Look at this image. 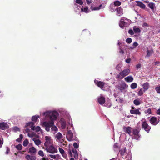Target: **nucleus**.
Instances as JSON below:
<instances>
[{"mask_svg":"<svg viewBox=\"0 0 160 160\" xmlns=\"http://www.w3.org/2000/svg\"><path fill=\"white\" fill-rule=\"evenodd\" d=\"M44 115H46V118H49L50 121L56 120L57 118V116L58 115V113L57 111H47L43 113Z\"/></svg>","mask_w":160,"mask_h":160,"instance_id":"obj_1","label":"nucleus"},{"mask_svg":"<svg viewBox=\"0 0 160 160\" xmlns=\"http://www.w3.org/2000/svg\"><path fill=\"white\" fill-rule=\"evenodd\" d=\"M130 72V69L128 68L124 69L123 71L120 72L119 74L117 75L118 78L122 79L126 76L128 75Z\"/></svg>","mask_w":160,"mask_h":160,"instance_id":"obj_2","label":"nucleus"},{"mask_svg":"<svg viewBox=\"0 0 160 160\" xmlns=\"http://www.w3.org/2000/svg\"><path fill=\"white\" fill-rule=\"evenodd\" d=\"M140 130L136 128H133L132 131L133 137L132 138L136 140H138L140 137V135L139 134Z\"/></svg>","mask_w":160,"mask_h":160,"instance_id":"obj_3","label":"nucleus"},{"mask_svg":"<svg viewBox=\"0 0 160 160\" xmlns=\"http://www.w3.org/2000/svg\"><path fill=\"white\" fill-rule=\"evenodd\" d=\"M142 128L148 133L149 132L151 129L150 127L148 125L146 120L142 121Z\"/></svg>","mask_w":160,"mask_h":160,"instance_id":"obj_4","label":"nucleus"},{"mask_svg":"<svg viewBox=\"0 0 160 160\" xmlns=\"http://www.w3.org/2000/svg\"><path fill=\"white\" fill-rule=\"evenodd\" d=\"M46 150L47 152H49L52 153H56L58 152L57 149L54 147L52 145H51L49 146L46 147Z\"/></svg>","mask_w":160,"mask_h":160,"instance_id":"obj_5","label":"nucleus"},{"mask_svg":"<svg viewBox=\"0 0 160 160\" xmlns=\"http://www.w3.org/2000/svg\"><path fill=\"white\" fill-rule=\"evenodd\" d=\"M66 137L68 141H71L73 140V135L71 130H69L68 131Z\"/></svg>","mask_w":160,"mask_h":160,"instance_id":"obj_6","label":"nucleus"},{"mask_svg":"<svg viewBox=\"0 0 160 160\" xmlns=\"http://www.w3.org/2000/svg\"><path fill=\"white\" fill-rule=\"evenodd\" d=\"M116 88L119 90L121 92H122L126 88V85L124 82L119 85L116 86Z\"/></svg>","mask_w":160,"mask_h":160,"instance_id":"obj_7","label":"nucleus"},{"mask_svg":"<svg viewBox=\"0 0 160 160\" xmlns=\"http://www.w3.org/2000/svg\"><path fill=\"white\" fill-rule=\"evenodd\" d=\"M133 129V128H132L130 126L126 127L124 126L123 127V131L126 133L130 135L131 134Z\"/></svg>","mask_w":160,"mask_h":160,"instance_id":"obj_8","label":"nucleus"},{"mask_svg":"<svg viewBox=\"0 0 160 160\" xmlns=\"http://www.w3.org/2000/svg\"><path fill=\"white\" fill-rule=\"evenodd\" d=\"M125 20H127V19L125 17L122 18L121 19L119 23V25L120 27L122 28L126 27L127 25V23L124 21Z\"/></svg>","mask_w":160,"mask_h":160,"instance_id":"obj_9","label":"nucleus"},{"mask_svg":"<svg viewBox=\"0 0 160 160\" xmlns=\"http://www.w3.org/2000/svg\"><path fill=\"white\" fill-rule=\"evenodd\" d=\"M94 82L95 84L98 87H100L101 89L103 88L105 84V83L100 81L95 80Z\"/></svg>","mask_w":160,"mask_h":160,"instance_id":"obj_10","label":"nucleus"},{"mask_svg":"<svg viewBox=\"0 0 160 160\" xmlns=\"http://www.w3.org/2000/svg\"><path fill=\"white\" fill-rule=\"evenodd\" d=\"M116 11V15L119 17L122 16L123 14V9L121 7H117Z\"/></svg>","mask_w":160,"mask_h":160,"instance_id":"obj_11","label":"nucleus"},{"mask_svg":"<svg viewBox=\"0 0 160 160\" xmlns=\"http://www.w3.org/2000/svg\"><path fill=\"white\" fill-rule=\"evenodd\" d=\"M54 124V121L53 120L49 121L48 122L45 121L43 123V125L44 127H51Z\"/></svg>","mask_w":160,"mask_h":160,"instance_id":"obj_12","label":"nucleus"},{"mask_svg":"<svg viewBox=\"0 0 160 160\" xmlns=\"http://www.w3.org/2000/svg\"><path fill=\"white\" fill-rule=\"evenodd\" d=\"M45 138L46 141L44 143V145L46 147H47L51 144V138L50 137L48 136H45Z\"/></svg>","mask_w":160,"mask_h":160,"instance_id":"obj_13","label":"nucleus"},{"mask_svg":"<svg viewBox=\"0 0 160 160\" xmlns=\"http://www.w3.org/2000/svg\"><path fill=\"white\" fill-rule=\"evenodd\" d=\"M135 2L136 3L135 5L136 6L139 7L143 9H145L146 6L142 2L138 1H135Z\"/></svg>","mask_w":160,"mask_h":160,"instance_id":"obj_14","label":"nucleus"},{"mask_svg":"<svg viewBox=\"0 0 160 160\" xmlns=\"http://www.w3.org/2000/svg\"><path fill=\"white\" fill-rule=\"evenodd\" d=\"M150 123L153 125H155L158 124L159 121H158L156 117H152L150 120Z\"/></svg>","mask_w":160,"mask_h":160,"instance_id":"obj_15","label":"nucleus"},{"mask_svg":"<svg viewBox=\"0 0 160 160\" xmlns=\"http://www.w3.org/2000/svg\"><path fill=\"white\" fill-rule=\"evenodd\" d=\"M8 128V124L5 122L0 123V129L4 130Z\"/></svg>","mask_w":160,"mask_h":160,"instance_id":"obj_16","label":"nucleus"},{"mask_svg":"<svg viewBox=\"0 0 160 160\" xmlns=\"http://www.w3.org/2000/svg\"><path fill=\"white\" fill-rule=\"evenodd\" d=\"M140 109V108H138L134 110H130V112L131 114L140 115L141 114V112L139 111Z\"/></svg>","mask_w":160,"mask_h":160,"instance_id":"obj_17","label":"nucleus"},{"mask_svg":"<svg viewBox=\"0 0 160 160\" xmlns=\"http://www.w3.org/2000/svg\"><path fill=\"white\" fill-rule=\"evenodd\" d=\"M126 148L125 147L124 149H122L121 150H120L119 151L121 155L122 156V158L124 159L127 158V156H124L125 154H126Z\"/></svg>","mask_w":160,"mask_h":160,"instance_id":"obj_18","label":"nucleus"},{"mask_svg":"<svg viewBox=\"0 0 160 160\" xmlns=\"http://www.w3.org/2000/svg\"><path fill=\"white\" fill-rule=\"evenodd\" d=\"M98 101L100 104L102 105L105 102V98L101 96L100 98H98Z\"/></svg>","mask_w":160,"mask_h":160,"instance_id":"obj_19","label":"nucleus"},{"mask_svg":"<svg viewBox=\"0 0 160 160\" xmlns=\"http://www.w3.org/2000/svg\"><path fill=\"white\" fill-rule=\"evenodd\" d=\"M72 151L74 154V158L76 159H77L78 156L77 150L74 148H72Z\"/></svg>","mask_w":160,"mask_h":160,"instance_id":"obj_20","label":"nucleus"},{"mask_svg":"<svg viewBox=\"0 0 160 160\" xmlns=\"http://www.w3.org/2000/svg\"><path fill=\"white\" fill-rule=\"evenodd\" d=\"M25 158L27 160H36V157L35 156H30L27 155L25 156Z\"/></svg>","mask_w":160,"mask_h":160,"instance_id":"obj_21","label":"nucleus"},{"mask_svg":"<svg viewBox=\"0 0 160 160\" xmlns=\"http://www.w3.org/2000/svg\"><path fill=\"white\" fill-rule=\"evenodd\" d=\"M142 87L144 89V92H145L148 89L149 84L148 82H146L143 84Z\"/></svg>","mask_w":160,"mask_h":160,"instance_id":"obj_22","label":"nucleus"},{"mask_svg":"<svg viewBox=\"0 0 160 160\" xmlns=\"http://www.w3.org/2000/svg\"><path fill=\"white\" fill-rule=\"evenodd\" d=\"M124 79L127 82H131L133 81V78L132 76H129L126 77Z\"/></svg>","mask_w":160,"mask_h":160,"instance_id":"obj_23","label":"nucleus"},{"mask_svg":"<svg viewBox=\"0 0 160 160\" xmlns=\"http://www.w3.org/2000/svg\"><path fill=\"white\" fill-rule=\"evenodd\" d=\"M36 152V149L34 147H32L29 149V153L32 154H35Z\"/></svg>","mask_w":160,"mask_h":160,"instance_id":"obj_24","label":"nucleus"},{"mask_svg":"<svg viewBox=\"0 0 160 160\" xmlns=\"http://www.w3.org/2000/svg\"><path fill=\"white\" fill-rule=\"evenodd\" d=\"M148 6L153 11L155 7V4L153 2H150L148 4Z\"/></svg>","mask_w":160,"mask_h":160,"instance_id":"obj_25","label":"nucleus"},{"mask_svg":"<svg viewBox=\"0 0 160 160\" xmlns=\"http://www.w3.org/2000/svg\"><path fill=\"white\" fill-rule=\"evenodd\" d=\"M147 55L146 56L147 57H149L153 53L154 51L153 49H152L150 50L148 49L147 51Z\"/></svg>","mask_w":160,"mask_h":160,"instance_id":"obj_26","label":"nucleus"},{"mask_svg":"<svg viewBox=\"0 0 160 160\" xmlns=\"http://www.w3.org/2000/svg\"><path fill=\"white\" fill-rule=\"evenodd\" d=\"M33 141L35 144L37 145H39L41 143V141L39 139H37L35 138L32 139Z\"/></svg>","mask_w":160,"mask_h":160,"instance_id":"obj_27","label":"nucleus"},{"mask_svg":"<svg viewBox=\"0 0 160 160\" xmlns=\"http://www.w3.org/2000/svg\"><path fill=\"white\" fill-rule=\"evenodd\" d=\"M34 123L32 122H30L26 124L25 127L28 126H30L32 129V128L34 126Z\"/></svg>","mask_w":160,"mask_h":160,"instance_id":"obj_28","label":"nucleus"},{"mask_svg":"<svg viewBox=\"0 0 160 160\" xmlns=\"http://www.w3.org/2000/svg\"><path fill=\"white\" fill-rule=\"evenodd\" d=\"M62 137V134L61 133L59 132L55 136L56 138L58 140H60Z\"/></svg>","mask_w":160,"mask_h":160,"instance_id":"obj_29","label":"nucleus"},{"mask_svg":"<svg viewBox=\"0 0 160 160\" xmlns=\"http://www.w3.org/2000/svg\"><path fill=\"white\" fill-rule=\"evenodd\" d=\"M133 30L136 33H140L141 32L140 29L138 28H137L136 26H134L133 27Z\"/></svg>","mask_w":160,"mask_h":160,"instance_id":"obj_30","label":"nucleus"},{"mask_svg":"<svg viewBox=\"0 0 160 160\" xmlns=\"http://www.w3.org/2000/svg\"><path fill=\"white\" fill-rule=\"evenodd\" d=\"M117 8V7H116L114 5H111L110 6L111 10L112 12L116 11Z\"/></svg>","mask_w":160,"mask_h":160,"instance_id":"obj_31","label":"nucleus"},{"mask_svg":"<svg viewBox=\"0 0 160 160\" xmlns=\"http://www.w3.org/2000/svg\"><path fill=\"white\" fill-rule=\"evenodd\" d=\"M40 117L38 115H35L33 116L32 118V120L33 122H36L38 119Z\"/></svg>","mask_w":160,"mask_h":160,"instance_id":"obj_32","label":"nucleus"},{"mask_svg":"<svg viewBox=\"0 0 160 160\" xmlns=\"http://www.w3.org/2000/svg\"><path fill=\"white\" fill-rule=\"evenodd\" d=\"M32 130H35L36 132H38L40 130V127L39 126H37L35 127L34 126L32 128Z\"/></svg>","mask_w":160,"mask_h":160,"instance_id":"obj_33","label":"nucleus"},{"mask_svg":"<svg viewBox=\"0 0 160 160\" xmlns=\"http://www.w3.org/2000/svg\"><path fill=\"white\" fill-rule=\"evenodd\" d=\"M121 4V2H120L119 1L117 0L115 1L114 2L113 5L115 6L116 7L117 6H120Z\"/></svg>","mask_w":160,"mask_h":160,"instance_id":"obj_34","label":"nucleus"},{"mask_svg":"<svg viewBox=\"0 0 160 160\" xmlns=\"http://www.w3.org/2000/svg\"><path fill=\"white\" fill-rule=\"evenodd\" d=\"M137 87V84L136 83H132L130 86L131 88L132 89H134L136 88Z\"/></svg>","mask_w":160,"mask_h":160,"instance_id":"obj_35","label":"nucleus"},{"mask_svg":"<svg viewBox=\"0 0 160 160\" xmlns=\"http://www.w3.org/2000/svg\"><path fill=\"white\" fill-rule=\"evenodd\" d=\"M29 142L27 139H26L23 141V145L25 147L27 146Z\"/></svg>","mask_w":160,"mask_h":160,"instance_id":"obj_36","label":"nucleus"},{"mask_svg":"<svg viewBox=\"0 0 160 160\" xmlns=\"http://www.w3.org/2000/svg\"><path fill=\"white\" fill-rule=\"evenodd\" d=\"M88 9V7H86L83 8H81V12H84L85 13H87Z\"/></svg>","mask_w":160,"mask_h":160,"instance_id":"obj_37","label":"nucleus"},{"mask_svg":"<svg viewBox=\"0 0 160 160\" xmlns=\"http://www.w3.org/2000/svg\"><path fill=\"white\" fill-rule=\"evenodd\" d=\"M133 103L137 106L138 105L140 104V102L139 100L137 99H135L133 101Z\"/></svg>","mask_w":160,"mask_h":160,"instance_id":"obj_38","label":"nucleus"},{"mask_svg":"<svg viewBox=\"0 0 160 160\" xmlns=\"http://www.w3.org/2000/svg\"><path fill=\"white\" fill-rule=\"evenodd\" d=\"M102 4L100 5L98 7H95L93 8V10H98L101 8Z\"/></svg>","mask_w":160,"mask_h":160,"instance_id":"obj_39","label":"nucleus"},{"mask_svg":"<svg viewBox=\"0 0 160 160\" xmlns=\"http://www.w3.org/2000/svg\"><path fill=\"white\" fill-rule=\"evenodd\" d=\"M22 146L21 144H19L16 146V148L18 150H21L22 148Z\"/></svg>","mask_w":160,"mask_h":160,"instance_id":"obj_40","label":"nucleus"},{"mask_svg":"<svg viewBox=\"0 0 160 160\" xmlns=\"http://www.w3.org/2000/svg\"><path fill=\"white\" fill-rule=\"evenodd\" d=\"M51 130L56 132L58 131V128L55 126L53 125L52 126Z\"/></svg>","mask_w":160,"mask_h":160,"instance_id":"obj_41","label":"nucleus"},{"mask_svg":"<svg viewBox=\"0 0 160 160\" xmlns=\"http://www.w3.org/2000/svg\"><path fill=\"white\" fill-rule=\"evenodd\" d=\"M143 92L142 88H141L139 91L138 94L139 96H142L143 94Z\"/></svg>","mask_w":160,"mask_h":160,"instance_id":"obj_42","label":"nucleus"},{"mask_svg":"<svg viewBox=\"0 0 160 160\" xmlns=\"http://www.w3.org/2000/svg\"><path fill=\"white\" fill-rule=\"evenodd\" d=\"M132 41V39L130 38H128L126 40V42L128 43H130Z\"/></svg>","mask_w":160,"mask_h":160,"instance_id":"obj_43","label":"nucleus"},{"mask_svg":"<svg viewBox=\"0 0 160 160\" xmlns=\"http://www.w3.org/2000/svg\"><path fill=\"white\" fill-rule=\"evenodd\" d=\"M75 2L76 3L79 4L80 5H82L83 3L82 1L81 0H76Z\"/></svg>","mask_w":160,"mask_h":160,"instance_id":"obj_44","label":"nucleus"},{"mask_svg":"<svg viewBox=\"0 0 160 160\" xmlns=\"http://www.w3.org/2000/svg\"><path fill=\"white\" fill-rule=\"evenodd\" d=\"M155 90L158 93H160V86L158 87H156L155 88Z\"/></svg>","mask_w":160,"mask_h":160,"instance_id":"obj_45","label":"nucleus"},{"mask_svg":"<svg viewBox=\"0 0 160 160\" xmlns=\"http://www.w3.org/2000/svg\"><path fill=\"white\" fill-rule=\"evenodd\" d=\"M38 154L41 156L43 157L44 156L43 152L42 150H40L38 151Z\"/></svg>","mask_w":160,"mask_h":160,"instance_id":"obj_46","label":"nucleus"},{"mask_svg":"<svg viewBox=\"0 0 160 160\" xmlns=\"http://www.w3.org/2000/svg\"><path fill=\"white\" fill-rule=\"evenodd\" d=\"M73 146L74 148H75V149L78 148L79 147L78 145V144L76 142H75L73 144Z\"/></svg>","mask_w":160,"mask_h":160,"instance_id":"obj_47","label":"nucleus"},{"mask_svg":"<svg viewBox=\"0 0 160 160\" xmlns=\"http://www.w3.org/2000/svg\"><path fill=\"white\" fill-rule=\"evenodd\" d=\"M13 130L15 132H17L18 131H20V130L19 128L17 127H15L13 128Z\"/></svg>","mask_w":160,"mask_h":160,"instance_id":"obj_48","label":"nucleus"},{"mask_svg":"<svg viewBox=\"0 0 160 160\" xmlns=\"http://www.w3.org/2000/svg\"><path fill=\"white\" fill-rule=\"evenodd\" d=\"M59 150L61 154H62L63 153H64V152H65L64 150L61 148H59Z\"/></svg>","mask_w":160,"mask_h":160,"instance_id":"obj_49","label":"nucleus"},{"mask_svg":"<svg viewBox=\"0 0 160 160\" xmlns=\"http://www.w3.org/2000/svg\"><path fill=\"white\" fill-rule=\"evenodd\" d=\"M128 33L131 35H133L134 34L133 31L132 29L129 30L128 31Z\"/></svg>","mask_w":160,"mask_h":160,"instance_id":"obj_50","label":"nucleus"},{"mask_svg":"<svg viewBox=\"0 0 160 160\" xmlns=\"http://www.w3.org/2000/svg\"><path fill=\"white\" fill-rule=\"evenodd\" d=\"M30 132V129L29 128H26L25 129L24 131L23 132L24 133H25L27 132Z\"/></svg>","mask_w":160,"mask_h":160,"instance_id":"obj_51","label":"nucleus"},{"mask_svg":"<svg viewBox=\"0 0 160 160\" xmlns=\"http://www.w3.org/2000/svg\"><path fill=\"white\" fill-rule=\"evenodd\" d=\"M62 156L65 158L66 159L67 158V155L66 153L65 152L62 154Z\"/></svg>","mask_w":160,"mask_h":160,"instance_id":"obj_52","label":"nucleus"},{"mask_svg":"<svg viewBox=\"0 0 160 160\" xmlns=\"http://www.w3.org/2000/svg\"><path fill=\"white\" fill-rule=\"evenodd\" d=\"M58 155V154H57L56 155H50L49 156L51 158H52L53 159H56V156Z\"/></svg>","mask_w":160,"mask_h":160,"instance_id":"obj_53","label":"nucleus"},{"mask_svg":"<svg viewBox=\"0 0 160 160\" xmlns=\"http://www.w3.org/2000/svg\"><path fill=\"white\" fill-rule=\"evenodd\" d=\"M146 112L148 114L151 113V110L150 108L148 109L146 111Z\"/></svg>","mask_w":160,"mask_h":160,"instance_id":"obj_54","label":"nucleus"},{"mask_svg":"<svg viewBox=\"0 0 160 160\" xmlns=\"http://www.w3.org/2000/svg\"><path fill=\"white\" fill-rule=\"evenodd\" d=\"M131 61V59L130 58L127 59L126 60V62L128 63H129Z\"/></svg>","mask_w":160,"mask_h":160,"instance_id":"obj_55","label":"nucleus"},{"mask_svg":"<svg viewBox=\"0 0 160 160\" xmlns=\"http://www.w3.org/2000/svg\"><path fill=\"white\" fill-rule=\"evenodd\" d=\"M119 52L120 53H121L122 54H123L124 53V52L123 50H122L121 48H119Z\"/></svg>","mask_w":160,"mask_h":160,"instance_id":"obj_56","label":"nucleus"},{"mask_svg":"<svg viewBox=\"0 0 160 160\" xmlns=\"http://www.w3.org/2000/svg\"><path fill=\"white\" fill-rule=\"evenodd\" d=\"M133 45L134 46L137 47L138 45V44L137 42H134L133 44Z\"/></svg>","mask_w":160,"mask_h":160,"instance_id":"obj_57","label":"nucleus"},{"mask_svg":"<svg viewBox=\"0 0 160 160\" xmlns=\"http://www.w3.org/2000/svg\"><path fill=\"white\" fill-rule=\"evenodd\" d=\"M142 26L143 27H148V24L146 22H144Z\"/></svg>","mask_w":160,"mask_h":160,"instance_id":"obj_58","label":"nucleus"},{"mask_svg":"<svg viewBox=\"0 0 160 160\" xmlns=\"http://www.w3.org/2000/svg\"><path fill=\"white\" fill-rule=\"evenodd\" d=\"M136 67L137 69H138L141 67V65L140 64H138L137 65Z\"/></svg>","mask_w":160,"mask_h":160,"instance_id":"obj_59","label":"nucleus"},{"mask_svg":"<svg viewBox=\"0 0 160 160\" xmlns=\"http://www.w3.org/2000/svg\"><path fill=\"white\" fill-rule=\"evenodd\" d=\"M45 127V129L46 130L48 131V132L50 130V127Z\"/></svg>","mask_w":160,"mask_h":160,"instance_id":"obj_60","label":"nucleus"},{"mask_svg":"<svg viewBox=\"0 0 160 160\" xmlns=\"http://www.w3.org/2000/svg\"><path fill=\"white\" fill-rule=\"evenodd\" d=\"M86 1L87 4H89L92 2L91 1V0H86Z\"/></svg>","mask_w":160,"mask_h":160,"instance_id":"obj_61","label":"nucleus"},{"mask_svg":"<svg viewBox=\"0 0 160 160\" xmlns=\"http://www.w3.org/2000/svg\"><path fill=\"white\" fill-rule=\"evenodd\" d=\"M9 151H10V149L9 148H7V149L6 152V154H8Z\"/></svg>","mask_w":160,"mask_h":160,"instance_id":"obj_62","label":"nucleus"},{"mask_svg":"<svg viewBox=\"0 0 160 160\" xmlns=\"http://www.w3.org/2000/svg\"><path fill=\"white\" fill-rule=\"evenodd\" d=\"M157 113L158 114L160 115V108L158 109L157 112Z\"/></svg>","mask_w":160,"mask_h":160,"instance_id":"obj_63","label":"nucleus"},{"mask_svg":"<svg viewBox=\"0 0 160 160\" xmlns=\"http://www.w3.org/2000/svg\"><path fill=\"white\" fill-rule=\"evenodd\" d=\"M23 135L22 134H20V135L19 138L20 139H21L22 140L23 138Z\"/></svg>","mask_w":160,"mask_h":160,"instance_id":"obj_64","label":"nucleus"}]
</instances>
